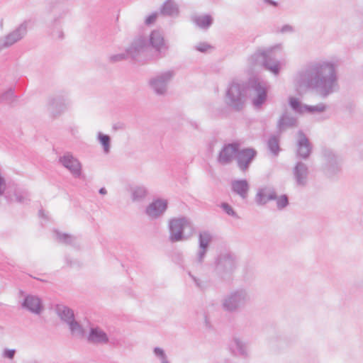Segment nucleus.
<instances>
[{"label":"nucleus","instance_id":"f257e3e1","mask_svg":"<svg viewBox=\"0 0 363 363\" xmlns=\"http://www.w3.org/2000/svg\"><path fill=\"white\" fill-rule=\"evenodd\" d=\"M293 84L298 94L314 89L321 96L326 97L337 86L335 67L325 62L308 64L295 74Z\"/></svg>","mask_w":363,"mask_h":363},{"label":"nucleus","instance_id":"f03ea898","mask_svg":"<svg viewBox=\"0 0 363 363\" xmlns=\"http://www.w3.org/2000/svg\"><path fill=\"white\" fill-rule=\"evenodd\" d=\"M247 93L255 107L261 106L267 99V89L259 80L251 79L247 84L233 81L226 89L225 103L234 111H240L245 106Z\"/></svg>","mask_w":363,"mask_h":363},{"label":"nucleus","instance_id":"7ed1b4c3","mask_svg":"<svg viewBox=\"0 0 363 363\" xmlns=\"http://www.w3.org/2000/svg\"><path fill=\"white\" fill-rule=\"evenodd\" d=\"M251 301L250 291L243 287L231 290L221 300L223 311L230 313H238L244 309Z\"/></svg>","mask_w":363,"mask_h":363},{"label":"nucleus","instance_id":"20e7f679","mask_svg":"<svg viewBox=\"0 0 363 363\" xmlns=\"http://www.w3.org/2000/svg\"><path fill=\"white\" fill-rule=\"evenodd\" d=\"M168 227L169 240L172 242L188 240L195 233L192 221L184 216L169 220Z\"/></svg>","mask_w":363,"mask_h":363},{"label":"nucleus","instance_id":"39448f33","mask_svg":"<svg viewBox=\"0 0 363 363\" xmlns=\"http://www.w3.org/2000/svg\"><path fill=\"white\" fill-rule=\"evenodd\" d=\"M238 265L236 256L231 252L220 253L216 261L215 271L223 279H229Z\"/></svg>","mask_w":363,"mask_h":363},{"label":"nucleus","instance_id":"423d86ee","mask_svg":"<svg viewBox=\"0 0 363 363\" xmlns=\"http://www.w3.org/2000/svg\"><path fill=\"white\" fill-rule=\"evenodd\" d=\"M174 75L175 72L173 70H166L157 73L150 79L149 85L155 94L159 96H164L166 94L168 85Z\"/></svg>","mask_w":363,"mask_h":363},{"label":"nucleus","instance_id":"0eeeda50","mask_svg":"<svg viewBox=\"0 0 363 363\" xmlns=\"http://www.w3.org/2000/svg\"><path fill=\"white\" fill-rule=\"evenodd\" d=\"M27 30L28 23L26 21H23L13 30L8 33L4 37L0 38V51L10 48L23 39L26 36Z\"/></svg>","mask_w":363,"mask_h":363},{"label":"nucleus","instance_id":"6e6552de","mask_svg":"<svg viewBox=\"0 0 363 363\" xmlns=\"http://www.w3.org/2000/svg\"><path fill=\"white\" fill-rule=\"evenodd\" d=\"M69 104V100L66 95L57 94L48 99V110L52 116L56 117L64 113Z\"/></svg>","mask_w":363,"mask_h":363},{"label":"nucleus","instance_id":"1a4fd4ad","mask_svg":"<svg viewBox=\"0 0 363 363\" xmlns=\"http://www.w3.org/2000/svg\"><path fill=\"white\" fill-rule=\"evenodd\" d=\"M59 162L66 168L75 178L82 176V166L77 158L74 157L72 153L66 152L59 157Z\"/></svg>","mask_w":363,"mask_h":363},{"label":"nucleus","instance_id":"9d476101","mask_svg":"<svg viewBox=\"0 0 363 363\" xmlns=\"http://www.w3.org/2000/svg\"><path fill=\"white\" fill-rule=\"evenodd\" d=\"M149 45L160 57H164L169 50V45L164 40L163 33L159 30H154L151 32L149 38Z\"/></svg>","mask_w":363,"mask_h":363},{"label":"nucleus","instance_id":"9b49d317","mask_svg":"<svg viewBox=\"0 0 363 363\" xmlns=\"http://www.w3.org/2000/svg\"><path fill=\"white\" fill-rule=\"evenodd\" d=\"M293 178L298 187H305L308 184L309 169L306 164L301 161L296 163L292 169Z\"/></svg>","mask_w":363,"mask_h":363},{"label":"nucleus","instance_id":"f8f14e48","mask_svg":"<svg viewBox=\"0 0 363 363\" xmlns=\"http://www.w3.org/2000/svg\"><path fill=\"white\" fill-rule=\"evenodd\" d=\"M298 139L296 144V156L303 160H307L312 152V144L303 131L298 132Z\"/></svg>","mask_w":363,"mask_h":363},{"label":"nucleus","instance_id":"ddd939ff","mask_svg":"<svg viewBox=\"0 0 363 363\" xmlns=\"http://www.w3.org/2000/svg\"><path fill=\"white\" fill-rule=\"evenodd\" d=\"M238 150L239 145L235 143L224 145L219 152L218 162L223 165L230 164L237 156Z\"/></svg>","mask_w":363,"mask_h":363},{"label":"nucleus","instance_id":"4468645a","mask_svg":"<svg viewBox=\"0 0 363 363\" xmlns=\"http://www.w3.org/2000/svg\"><path fill=\"white\" fill-rule=\"evenodd\" d=\"M21 307L36 315H39L43 309L42 300L38 296L32 294L25 296L21 303Z\"/></svg>","mask_w":363,"mask_h":363},{"label":"nucleus","instance_id":"2eb2a0df","mask_svg":"<svg viewBox=\"0 0 363 363\" xmlns=\"http://www.w3.org/2000/svg\"><path fill=\"white\" fill-rule=\"evenodd\" d=\"M257 152L252 148H245L238 152L236 160L238 166L242 171L248 169L250 164L255 157Z\"/></svg>","mask_w":363,"mask_h":363},{"label":"nucleus","instance_id":"dca6fc26","mask_svg":"<svg viewBox=\"0 0 363 363\" xmlns=\"http://www.w3.org/2000/svg\"><path fill=\"white\" fill-rule=\"evenodd\" d=\"M323 155L326 160V164L324 169L325 174L328 177H333L338 172L337 157L330 150H325L324 151Z\"/></svg>","mask_w":363,"mask_h":363},{"label":"nucleus","instance_id":"f3484780","mask_svg":"<svg viewBox=\"0 0 363 363\" xmlns=\"http://www.w3.org/2000/svg\"><path fill=\"white\" fill-rule=\"evenodd\" d=\"M167 208V201L164 199H157L150 203L146 208V213L152 218L161 216Z\"/></svg>","mask_w":363,"mask_h":363},{"label":"nucleus","instance_id":"a211bd4d","mask_svg":"<svg viewBox=\"0 0 363 363\" xmlns=\"http://www.w3.org/2000/svg\"><path fill=\"white\" fill-rule=\"evenodd\" d=\"M276 199L277 193L274 189L270 186H264L258 189L255 200L257 205L262 206Z\"/></svg>","mask_w":363,"mask_h":363},{"label":"nucleus","instance_id":"6ab92c4d","mask_svg":"<svg viewBox=\"0 0 363 363\" xmlns=\"http://www.w3.org/2000/svg\"><path fill=\"white\" fill-rule=\"evenodd\" d=\"M108 335L100 328L94 327L90 328L87 336V341L94 345H105L108 342Z\"/></svg>","mask_w":363,"mask_h":363},{"label":"nucleus","instance_id":"aec40b11","mask_svg":"<svg viewBox=\"0 0 363 363\" xmlns=\"http://www.w3.org/2000/svg\"><path fill=\"white\" fill-rule=\"evenodd\" d=\"M146 40L143 38L135 39L130 46L126 50L127 54L133 59H135L140 53L147 48Z\"/></svg>","mask_w":363,"mask_h":363},{"label":"nucleus","instance_id":"412c9836","mask_svg":"<svg viewBox=\"0 0 363 363\" xmlns=\"http://www.w3.org/2000/svg\"><path fill=\"white\" fill-rule=\"evenodd\" d=\"M232 191L240 196L242 199H246L248 196L250 186L247 180L239 179L234 180L231 183Z\"/></svg>","mask_w":363,"mask_h":363},{"label":"nucleus","instance_id":"4be33fe9","mask_svg":"<svg viewBox=\"0 0 363 363\" xmlns=\"http://www.w3.org/2000/svg\"><path fill=\"white\" fill-rule=\"evenodd\" d=\"M230 349L235 355L247 357V343L238 337H234L230 343Z\"/></svg>","mask_w":363,"mask_h":363},{"label":"nucleus","instance_id":"5701e85b","mask_svg":"<svg viewBox=\"0 0 363 363\" xmlns=\"http://www.w3.org/2000/svg\"><path fill=\"white\" fill-rule=\"evenodd\" d=\"M267 57L263 67L277 75L280 70V62L272 56V49L267 50Z\"/></svg>","mask_w":363,"mask_h":363},{"label":"nucleus","instance_id":"b1692460","mask_svg":"<svg viewBox=\"0 0 363 363\" xmlns=\"http://www.w3.org/2000/svg\"><path fill=\"white\" fill-rule=\"evenodd\" d=\"M296 125V118L292 116H291L287 112L283 113V115L279 118L277 123V128L281 133L284 131L286 129L292 128Z\"/></svg>","mask_w":363,"mask_h":363},{"label":"nucleus","instance_id":"393cba45","mask_svg":"<svg viewBox=\"0 0 363 363\" xmlns=\"http://www.w3.org/2000/svg\"><path fill=\"white\" fill-rule=\"evenodd\" d=\"M160 13L164 16L177 17L179 14V6L174 1L167 0L162 6Z\"/></svg>","mask_w":363,"mask_h":363},{"label":"nucleus","instance_id":"a878e982","mask_svg":"<svg viewBox=\"0 0 363 363\" xmlns=\"http://www.w3.org/2000/svg\"><path fill=\"white\" fill-rule=\"evenodd\" d=\"M55 311L61 320L67 324L74 319V311L70 308L65 305H57Z\"/></svg>","mask_w":363,"mask_h":363},{"label":"nucleus","instance_id":"bb28decb","mask_svg":"<svg viewBox=\"0 0 363 363\" xmlns=\"http://www.w3.org/2000/svg\"><path fill=\"white\" fill-rule=\"evenodd\" d=\"M267 50L258 51L250 56L249 58V63L254 67H263V65L267 57Z\"/></svg>","mask_w":363,"mask_h":363},{"label":"nucleus","instance_id":"cd10ccee","mask_svg":"<svg viewBox=\"0 0 363 363\" xmlns=\"http://www.w3.org/2000/svg\"><path fill=\"white\" fill-rule=\"evenodd\" d=\"M131 199L133 202L143 200L147 194V190L144 186H135L130 189Z\"/></svg>","mask_w":363,"mask_h":363},{"label":"nucleus","instance_id":"c85d7f7f","mask_svg":"<svg viewBox=\"0 0 363 363\" xmlns=\"http://www.w3.org/2000/svg\"><path fill=\"white\" fill-rule=\"evenodd\" d=\"M73 337L81 339L84 337L85 331L82 325L74 319L67 324Z\"/></svg>","mask_w":363,"mask_h":363},{"label":"nucleus","instance_id":"c756f323","mask_svg":"<svg viewBox=\"0 0 363 363\" xmlns=\"http://www.w3.org/2000/svg\"><path fill=\"white\" fill-rule=\"evenodd\" d=\"M280 138L279 135H271L267 140V148L271 152V154L277 157L278 156L279 152L281 151V148L279 146Z\"/></svg>","mask_w":363,"mask_h":363},{"label":"nucleus","instance_id":"7c9ffc66","mask_svg":"<svg viewBox=\"0 0 363 363\" xmlns=\"http://www.w3.org/2000/svg\"><path fill=\"white\" fill-rule=\"evenodd\" d=\"M97 140L102 145L104 153L108 154L111 150V137L108 135L99 132Z\"/></svg>","mask_w":363,"mask_h":363},{"label":"nucleus","instance_id":"2f4dec72","mask_svg":"<svg viewBox=\"0 0 363 363\" xmlns=\"http://www.w3.org/2000/svg\"><path fill=\"white\" fill-rule=\"evenodd\" d=\"M194 22L201 28H208L213 23V18L209 15L196 16Z\"/></svg>","mask_w":363,"mask_h":363},{"label":"nucleus","instance_id":"473e14b6","mask_svg":"<svg viewBox=\"0 0 363 363\" xmlns=\"http://www.w3.org/2000/svg\"><path fill=\"white\" fill-rule=\"evenodd\" d=\"M15 99L16 95L13 88H9L0 94V103L2 104H11L14 102Z\"/></svg>","mask_w":363,"mask_h":363},{"label":"nucleus","instance_id":"72a5a7b5","mask_svg":"<svg viewBox=\"0 0 363 363\" xmlns=\"http://www.w3.org/2000/svg\"><path fill=\"white\" fill-rule=\"evenodd\" d=\"M211 240L212 235L208 231H201L199 235V246L201 248H208Z\"/></svg>","mask_w":363,"mask_h":363},{"label":"nucleus","instance_id":"f704fd0d","mask_svg":"<svg viewBox=\"0 0 363 363\" xmlns=\"http://www.w3.org/2000/svg\"><path fill=\"white\" fill-rule=\"evenodd\" d=\"M55 235L56 237V239L61 243H64L66 245H72L76 240V238L67 234V233H62L59 231H55Z\"/></svg>","mask_w":363,"mask_h":363},{"label":"nucleus","instance_id":"c9c22d12","mask_svg":"<svg viewBox=\"0 0 363 363\" xmlns=\"http://www.w3.org/2000/svg\"><path fill=\"white\" fill-rule=\"evenodd\" d=\"M289 104L290 107L296 113H304V105H302L300 101L293 96L289 97Z\"/></svg>","mask_w":363,"mask_h":363},{"label":"nucleus","instance_id":"e433bc0d","mask_svg":"<svg viewBox=\"0 0 363 363\" xmlns=\"http://www.w3.org/2000/svg\"><path fill=\"white\" fill-rule=\"evenodd\" d=\"M153 354L155 357L160 361L161 363L169 360L164 350L160 347H155L153 348Z\"/></svg>","mask_w":363,"mask_h":363},{"label":"nucleus","instance_id":"4c0bfd02","mask_svg":"<svg viewBox=\"0 0 363 363\" xmlns=\"http://www.w3.org/2000/svg\"><path fill=\"white\" fill-rule=\"evenodd\" d=\"M325 109V106L323 104H319L315 106L304 105V112L314 113V112H323Z\"/></svg>","mask_w":363,"mask_h":363},{"label":"nucleus","instance_id":"58836bf2","mask_svg":"<svg viewBox=\"0 0 363 363\" xmlns=\"http://www.w3.org/2000/svg\"><path fill=\"white\" fill-rule=\"evenodd\" d=\"M188 274L189 277L192 279V281L194 282L196 286L201 291L205 290L207 288V284L206 281H201V279H198L195 276H194L191 272H188Z\"/></svg>","mask_w":363,"mask_h":363},{"label":"nucleus","instance_id":"ea45409f","mask_svg":"<svg viewBox=\"0 0 363 363\" xmlns=\"http://www.w3.org/2000/svg\"><path fill=\"white\" fill-rule=\"evenodd\" d=\"M277 208L281 210L286 207L289 204V199L286 195H281L279 197L277 196Z\"/></svg>","mask_w":363,"mask_h":363},{"label":"nucleus","instance_id":"a19ab883","mask_svg":"<svg viewBox=\"0 0 363 363\" xmlns=\"http://www.w3.org/2000/svg\"><path fill=\"white\" fill-rule=\"evenodd\" d=\"M127 56H128V55L127 54V52H125V53H119V54L112 55L109 56L108 61L111 63L121 62V61L125 60Z\"/></svg>","mask_w":363,"mask_h":363},{"label":"nucleus","instance_id":"79ce46f5","mask_svg":"<svg viewBox=\"0 0 363 363\" xmlns=\"http://www.w3.org/2000/svg\"><path fill=\"white\" fill-rule=\"evenodd\" d=\"M220 208L227 213L228 216H230L234 218H238L236 212L233 210L231 206H230L228 203H222L220 204Z\"/></svg>","mask_w":363,"mask_h":363},{"label":"nucleus","instance_id":"37998d69","mask_svg":"<svg viewBox=\"0 0 363 363\" xmlns=\"http://www.w3.org/2000/svg\"><path fill=\"white\" fill-rule=\"evenodd\" d=\"M207 251L208 248H201V247L199 246V250L196 257V260L198 263L201 264L203 262Z\"/></svg>","mask_w":363,"mask_h":363},{"label":"nucleus","instance_id":"c03bdc74","mask_svg":"<svg viewBox=\"0 0 363 363\" xmlns=\"http://www.w3.org/2000/svg\"><path fill=\"white\" fill-rule=\"evenodd\" d=\"M16 353L15 349H5L3 352V357L9 359H13Z\"/></svg>","mask_w":363,"mask_h":363},{"label":"nucleus","instance_id":"a18cd8bd","mask_svg":"<svg viewBox=\"0 0 363 363\" xmlns=\"http://www.w3.org/2000/svg\"><path fill=\"white\" fill-rule=\"evenodd\" d=\"M210 48L211 46L206 43H200L195 46L196 50L201 52H206Z\"/></svg>","mask_w":363,"mask_h":363},{"label":"nucleus","instance_id":"49530a36","mask_svg":"<svg viewBox=\"0 0 363 363\" xmlns=\"http://www.w3.org/2000/svg\"><path fill=\"white\" fill-rule=\"evenodd\" d=\"M157 13L155 12L148 16L145 19V24L146 25H151L154 23L157 18Z\"/></svg>","mask_w":363,"mask_h":363},{"label":"nucleus","instance_id":"de8ad7c7","mask_svg":"<svg viewBox=\"0 0 363 363\" xmlns=\"http://www.w3.org/2000/svg\"><path fill=\"white\" fill-rule=\"evenodd\" d=\"M6 186V185L5 179L0 175V196L4 193Z\"/></svg>","mask_w":363,"mask_h":363},{"label":"nucleus","instance_id":"09e8293b","mask_svg":"<svg viewBox=\"0 0 363 363\" xmlns=\"http://www.w3.org/2000/svg\"><path fill=\"white\" fill-rule=\"evenodd\" d=\"M16 200L17 202L21 203H25L28 201L27 198L21 194H16Z\"/></svg>","mask_w":363,"mask_h":363},{"label":"nucleus","instance_id":"8fccbe9b","mask_svg":"<svg viewBox=\"0 0 363 363\" xmlns=\"http://www.w3.org/2000/svg\"><path fill=\"white\" fill-rule=\"evenodd\" d=\"M52 36L58 39H62L64 37V34L62 30H57L56 33L53 31Z\"/></svg>","mask_w":363,"mask_h":363},{"label":"nucleus","instance_id":"3c124183","mask_svg":"<svg viewBox=\"0 0 363 363\" xmlns=\"http://www.w3.org/2000/svg\"><path fill=\"white\" fill-rule=\"evenodd\" d=\"M292 31H293V28L289 25H285L281 29V33H287V32H292Z\"/></svg>","mask_w":363,"mask_h":363},{"label":"nucleus","instance_id":"603ef678","mask_svg":"<svg viewBox=\"0 0 363 363\" xmlns=\"http://www.w3.org/2000/svg\"><path fill=\"white\" fill-rule=\"evenodd\" d=\"M63 15H65V12H62L58 17H55L53 20V25L57 24L59 19L62 18Z\"/></svg>","mask_w":363,"mask_h":363},{"label":"nucleus","instance_id":"864d4df0","mask_svg":"<svg viewBox=\"0 0 363 363\" xmlns=\"http://www.w3.org/2000/svg\"><path fill=\"white\" fill-rule=\"evenodd\" d=\"M264 1L274 6H277V3L272 0H264Z\"/></svg>","mask_w":363,"mask_h":363},{"label":"nucleus","instance_id":"5fc2aeb1","mask_svg":"<svg viewBox=\"0 0 363 363\" xmlns=\"http://www.w3.org/2000/svg\"><path fill=\"white\" fill-rule=\"evenodd\" d=\"M189 124L194 129H198L199 128V125L195 121H190Z\"/></svg>","mask_w":363,"mask_h":363},{"label":"nucleus","instance_id":"6e6d98bb","mask_svg":"<svg viewBox=\"0 0 363 363\" xmlns=\"http://www.w3.org/2000/svg\"><path fill=\"white\" fill-rule=\"evenodd\" d=\"M99 194H101V195H105L107 193V191L106 189L104 188V187H101L99 191Z\"/></svg>","mask_w":363,"mask_h":363},{"label":"nucleus","instance_id":"4d7b16f0","mask_svg":"<svg viewBox=\"0 0 363 363\" xmlns=\"http://www.w3.org/2000/svg\"><path fill=\"white\" fill-rule=\"evenodd\" d=\"M162 363H169V361L168 360V361H167L165 362H162Z\"/></svg>","mask_w":363,"mask_h":363}]
</instances>
